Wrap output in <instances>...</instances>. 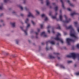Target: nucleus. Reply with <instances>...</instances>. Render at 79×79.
I'll return each instance as SVG.
<instances>
[{
	"label": "nucleus",
	"mask_w": 79,
	"mask_h": 79,
	"mask_svg": "<svg viewBox=\"0 0 79 79\" xmlns=\"http://www.w3.org/2000/svg\"><path fill=\"white\" fill-rule=\"evenodd\" d=\"M46 5L47 6H48L50 5V2L48 0H46Z\"/></svg>",
	"instance_id": "2eb2a0df"
},
{
	"label": "nucleus",
	"mask_w": 79,
	"mask_h": 79,
	"mask_svg": "<svg viewBox=\"0 0 79 79\" xmlns=\"http://www.w3.org/2000/svg\"><path fill=\"white\" fill-rule=\"evenodd\" d=\"M46 49L47 50H48V47H46Z\"/></svg>",
	"instance_id": "a19ab883"
},
{
	"label": "nucleus",
	"mask_w": 79,
	"mask_h": 79,
	"mask_svg": "<svg viewBox=\"0 0 79 79\" xmlns=\"http://www.w3.org/2000/svg\"><path fill=\"white\" fill-rule=\"evenodd\" d=\"M57 29H61V27H60V25H58V27Z\"/></svg>",
	"instance_id": "c756f323"
},
{
	"label": "nucleus",
	"mask_w": 79,
	"mask_h": 79,
	"mask_svg": "<svg viewBox=\"0 0 79 79\" xmlns=\"http://www.w3.org/2000/svg\"><path fill=\"white\" fill-rule=\"evenodd\" d=\"M60 2H62V7L64 9V4H63V0H60Z\"/></svg>",
	"instance_id": "f3484780"
},
{
	"label": "nucleus",
	"mask_w": 79,
	"mask_h": 79,
	"mask_svg": "<svg viewBox=\"0 0 79 79\" xmlns=\"http://www.w3.org/2000/svg\"><path fill=\"white\" fill-rule=\"evenodd\" d=\"M76 47L77 48H79V44H78L77 45Z\"/></svg>",
	"instance_id": "7c9ffc66"
},
{
	"label": "nucleus",
	"mask_w": 79,
	"mask_h": 79,
	"mask_svg": "<svg viewBox=\"0 0 79 79\" xmlns=\"http://www.w3.org/2000/svg\"><path fill=\"white\" fill-rule=\"evenodd\" d=\"M58 9V6H56L55 8H54V10L56 11Z\"/></svg>",
	"instance_id": "a211bd4d"
},
{
	"label": "nucleus",
	"mask_w": 79,
	"mask_h": 79,
	"mask_svg": "<svg viewBox=\"0 0 79 79\" xmlns=\"http://www.w3.org/2000/svg\"><path fill=\"white\" fill-rule=\"evenodd\" d=\"M15 11H13V12H12V13L13 14H15Z\"/></svg>",
	"instance_id": "c03bdc74"
},
{
	"label": "nucleus",
	"mask_w": 79,
	"mask_h": 79,
	"mask_svg": "<svg viewBox=\"0 0 79 79\" xmlns=\"http://www.w3.org/2000/svg\"><path fill=\"white\" fill-rule=\"evenodd\" d=\"M42 45H43V43H42Z\"/></svg>",
	"instance_id": "864d4df0"
},
{
	"label": "nucleus",
	"mask_w": 79,
	"mask_h": 79,
	"mask_svg": "<svg viewBox=\"0 0 79 79\" xmlns=\"http://www.w3.org/2000/svg\"><path fill=\"white\" fill-rule=\"evenodd\" d=\"M47 29L48 30V32L49 34H50V30L51 29V28H50V26H48L47 27Z\"/></svg>",
	"instance_id": "9b49d317"
},
{
	"label": "nucleus",
	"mask_w": 79,
	"mask_h": 79,
	"mask_svg": "<svg viewBox=\"0 0 79 79\" xmlns=\"http://www.w3.org/2000/svg\"><path fill=\"white\" fill-rule=\"evenodd\" d=\"M19 8L21 9V10H23V7L21 6H19Z\"/></svg>",
	"instance_id": "4be33fe9"
},
{
	"label": "nucleus",
	"mask_w": 79,
	"mask_h": 79,
	"mask_svg": "<svg viewBox=\"0 0 79 79\" xmlns=\"http://www.w3.org/2000/svg\"><path fill=\"white\" fill-rule=\"evenodd\" d=\"M1 22H3V21L1 20Z\"/></svg>",
	"instance_id": "3c124183"
},
{
	"label": "nucleus",
	"mask_w": 79,
	"mask_h": 79,
	"mask_svg": "<svg viewBox=\"0 0 79 79\" xmlns=\"http://www.w3.org/2000/svg\"><path fill=\"white\" fill-rule=\"evenodd\" d=\"M20 15L21 16H24V15L23 14H21Z\"/></svg>",
	"instance_id": "ea45409f"
},
{
	"label": "nucleus",
	"mask_w": 79,
	"mask_h": 79,
	"mask_svg": "<svg viewBox=\"0 0 79 79\" xmlns=\"http://www.w3.org/2000/svg\"><path fill=\"white\" fill-rule=\"evenodd\" d=\"M27 17H32V18H35L34 15H33V14H32L31 13V12H28V13L27 15Z\"/></svg>",
	"instance_id": "423d86ee"
},
{
	"label": "nucleus",
	"mask_w": 79,
	"mask_h": 79,
	"mask_svg": "<svg viewBox=\"0 0 79 79\" xmlns=\"http://www.w3.org/2000/svg\"><path fill=\"white\" fill-rule=\"evenodd\" d=\"M52 5H55V3H52Z\"/></svg>",
	"instance_id": "a18cd8bd"
},
{
	"label": "nucleus",
	"mask_w": 79,
	"mask_h": 79,
	"mask_svg": "<svg viewBox=\"0 0 79 79\" xmlns=\"http://www.w3.org/2000/svg\"><path fill=\"white\" fill-rule=\"evenodd\" d=\"M67 10L68 11H71V9L70 8H68L67 9Z\"/></svg>",
	"instance_id": "f704fd0d"
},
{
	"label": "nucleus",
	"mask_w": 79,
	"mask_h": 79,
	"mask_svg": "<svg viewBox=\"0 0 79 79\" xmlns=\"http://www.w3.org/2000/svg\"><path fill=\"white\" fill-rule=\"evenodd\" d=\"M64 17L65 18L64 21L63 20V16H62L61 14H60L59 16V18L60 21H62L63 23H68L71 21V19H68V18L66 15H64Z\"/></svg>",
	"instance_id": "f03ea898"
},
{
	"label": "nucleus",
	"mask_w": 79,
	"mask_h": 79,
	"mask_svg": "<svg viewBox=\"0 0 79 79\" xmlns=\"http://www.w3.org/2000/svg\"><path fill=\"white\" fill-rule=\"evenodd\" d=\"M65 27L67 29H70V35L71 37H72L71 39L67 38L66 39L68 45H69L70 42H74L76 39H78V37L76 36L74 30L72 27V26L70 25L69 27L65 26Z\"/></svg>",
	"instance_id": "f257e3e1"
},
{
	"label": "nucleus",
	"mask_w": 79,
	"mask_h": 79,
	"mask_svg": "<svg viewBox=\"0 0 79 79\" xmlns=\"http://www.w3.org/2000/svg\"><path fill=\"white\" fill-rule=\"evenodd\" d=\"M52 32L54 33H55V31H54L53 30V29H52Z\"/></svg>",
	"instance_id": "e433bc0d"
},
{
	"label": "nucleus",
	"mask_w": 79,
	"mask_h": 79,
	"mask_svg": "<svg viewBox=\"0 0 79 79\" xmlns=\"http://www.w3.org/2000/svg\"><path fill=\"white\" fill-rule=\"evenodd\" d=\"M49 16H52V12H49Z\"/></svg>",
	"instance_id": "4c0bfd02"
},
{
	"label": "nucleus",
	"mask_w": 79,
	"mask_h": 79,
	"mask_svg": "<svg viewBox=\"0 0 79 79\" xmlns=\"http://www.w3.org/2000/svg\"><path fill=\"white\" fill-rule=\"evenodd\" d=\"M76 74L77 76H78L79 75V73H76Z\"/></svg>",
	"instance_id": "c9c22d12"
},
{
	"label": "nucleus",
	"mask_w": 79,
	"mask_h": 79,
	"mask_svg": "<svg viewBox=\"0 0 79 79\" xmlns=\"http://www.w3.org/2000/svg\"><path fill=\"white\" fill-rule=\"evenodd\" d=\"M50 49H51V50H52V49H53V48H52V47H51Z\"/></svg>",
	"instance_id": "09e8293b"
},
{
	"label": "nucleus",
	"mask_w": 79,
	"mask_h": 79,
	"mask_svg": "<svg viewBox=\"0 0 79 79\" xmlns=\"http://www.w3.org/2000/svg\"><path fill=\"white\" fill-rule=\"evenodd\" d=\"M29 42H30V41H29Z\"/></svg>",
	"instance_id": "6e6d98bb"
},
{
	"label": "nucleus",
	"mask_w": 79,
	"mask_h": 79,
	"mask_svg": "<svg viewBox=\"0 0 79 79\" xmlns=\"http://www.w3.org/2000/svg\"><path fill=\"white\" fill-rule=\"evenodd\" d=\"M30 24H27V27H26L27 29H28V28L29 27H30Z\"/></svg>",
	"instance_id": "412c9836"
},
{
	"label": "nucleus",
	"mask_w": 79,
	"mask_h": 79,
	"mask_svg": "<svg viewBox=\"0 0 79 79\" xmlns=\"http://www.w3.org/2000/svg\"><path fill=\"white\" fill-rule=\"evenodd\" d=\"M5 3H6L8 1V0H4Z\"/></svg>",
	"instance_id": "72a5a7b5"
},
{
	"label": "nucleus",
	"mask_w": 79,
	"mask_h": 79,
	"mask_svg": "<svg viewBox=\"0 0 79 79\" xmlns=\"http://www.w3.org/2000/svg\"><path fill=\"white\" fill-rule=\"evenodd\" d=\"M1 25H0V27H1Z\"/></svg>",
	"instance_id": "603ef678"
},
{
	"label": "nucleus",
	"mask_w": 79,
	"mask_h": 79,
	"mask_svg": "<svg viewBox=\"0 0 79 79\" xmlns=\"http://www.w3.org/2000/svg\"><path fill=\"white\" fill-rule=\"evenodd\" d=\"M64 34L66 35V33L64 32Z\"/></svg>",
	"instance_id": "de8ad7c7"
},
{
	"label": "nucleus",
	"mask_w": 79,
	"mask_h": 79,
	"mask_svg": "<svg viewBox=\"0 0 79 79\" xmlns=\"http://www.w3.org/2000/svg\"><path fill=\"white\" fill-rule=\"evenodd\" d=\"M41 16L42 17H44V18H45V19H44V21H47L48 20V18H47V16H46L45 15V14H42L41 15Z\"/></svg>",
	"instance_id": "1a4fd4ad"
},
{
	"label": "nucleus",
	"mask_w": 79,
	"mask_h": 79,
	"mask_svg": "<svg viewBox=\"0 0 79 79\" xmlns=\"http://www.w3.org/2000/svg\"><path fill=\"white\" fill-rule=\"evenodd\" d=\"M67 57L68 58H73V59H75L77 58V59L79 60V54H76L74 53H72L70 55L67 56Z\"/></svg>",
	"instance_id": "7ed1b4c3"
},
{
	"label": "nucleus",
	"mask_w": 79,
	"mask_h": 79,
	"mask_svg": "<svg viewBox=\"0 0 79 79\" xmlns=\"http://www.w3.org/2000/svg\"><path fill=\"white\" fill-rule=\"evenodd\" d=\"M40 31V29L39 28H38L37 29V31L38 32H39Z\"/></svg>",
	"instance_id": "473e14b6"
},
{
	"label": "nucleus",
	"mask_w": 79,
	"mask_h": 79,
	"mask_svg": "<svg viewBox=\"0 0 79 79\" xmlns=\"http://www.w3.org/2000/svg\"><path fill=\"white\" fill-rule=\"evenodd\" d=\"M57 14H57V13H55V15H57Z\"/></svg>",
	"instance_id": "49530a36"
},
{
	"label": "nucleus",
	"mask_w": 79,
	"mask_h": 79,
	"mask_svg": "<svg viewBox=\"0 0 79 79\" xmlns=\"http://www.w3.org/2000/svg\"><path fill=\"white\" fill-rule=\"evenodd\" d=\"M61 35V34L59 33H57L56 35V37L54 38V39L56 40H60L62 44H63L64 42H63V40L61 39L59 37Z\"/></svg>",
	"instance_id": "20e7f679"
},
{
	"label": "nucleus",
	"mask_w": 79,
	"mask_h": 79,
	"mask_svg": "<svg viewBox=\"0 0 79 79\" xmlns=\"http://www.w3.org/2000/svg\"><path fill=\"white\" fill-rule=\"evenodd\" d=\"M41 36H43V37H46L47 36V35H45V32H42L41 34Z\"/></svg>",
	"instance_id": "9d476101"
},
{
	"label": "nucleus",
	"mask_w": 79,
	"mask_h": 79,
	"mask_svg": "<svg viewBox=\"0 0 79 79\" xmlns=\"http://www.w3.org/2000/svg\"><path fill=\"white\" fill-rule=\"evenodd\" d=\"M23 27L21 26L20 27V29H22V31H24V32L25 33V35H27V30H23Z\"/></svg>",
	"instance_id": "6e6552de"
},
{
	"label": "nucleus",
	"mask_w": 79,
	"mask_h": 79,
	"mask_svg": "<svg viewBox=\"0 0 79 79\" xmlns=\"http://www.w3.org/2000/svg\"><path fill=\"white\" fill-rule=\"evenodd\" d=\"M52 19H56V16H52Z\"/></svg>",
	"instance_id": "cd10ccee"
},
{
	"label": "nucleus",
	"mask_w": 79,
	"mask_h": 79,
	"mask_svg": "<svg viewBox=\"0 0 79 79\" xmlns=\"http://www.w3.org/2000/svg\"><path fill=\"white\" fill-rule=\"evenodd\" d=\"M60 13H61V10H60Z\"/></svg>",
	"instance_id": "8fccbe9b"
},
{
	"label": "nucleus",
	"mask_w": 79,
	"mask_h": 79,
	"mask_svg": "<svg viewBox=\"0 0 79 79\" xmlns=\"http://www.w3.org/2000/svg\"><path fill=\"white\" fill-rule=\"evenodd\" d=\"M24 9L25 10H27V7H25Z\"/></svg>",
	"instance_id": "58836bf2"
},
{
	"label": "nucleus",
	"mask_w": 79,
	"mask_h": 79,
	"mask_svg": "<svg viewBox=\"0 0 79 79\" xmlns=\"http://www.w3.org/2000/svg\"><path fill=\"white\" fill-rule=\"evenodd\" d=\"M3 9V6H0V10H2Z\"/></svg>",
	"instance_id": "c85d7f7f"
},
{
	"label": "nucleus",
	"mask_w": 79,
	"mask_h": 79,
	"mask_svg": "<svg viewBox=\"0 0 79 79\" xmlns=\"http://www.w3.org/2000/svg\"><path fill=\"white\" fill-rule=\"evenodd\" d=\"M72 61L71 60H69L67 61V63H72Z\"/></svg>",
	"instance_id": "a878e982"
},
{
	"label": "nucleus",
	"mask_w": 79,
	"mask_h": 79,
	"mask_svg": "<svg viewBox=\"0 0 79 79\" xmlns=\"http://www.w3.org/2000/svg\"><path fill=\"white\" fill-rule=\"evenodd\" d=\"M57 59L58 60H60V57H57Z\"/></svg>",
	"instance_id": "37998d69"
},
{
	"label": "nucleus",
	"mask_w": 79,
	"mask_h": 79,
	"mask_svg": "<svg viewBox=\"0 0 79 79\" xmlns=\"http://www.w3.org/2000/svg\"><path fill=\"white\" fill-rule=\"evenodd\" d=\"M31 22L33 25H35V23L33 21H31Z\"/></svg>",
	"instance_id": "bb28decb"
},
{
	"label": "nucleus",
	"mask_w": 79,
	"mask_h": 79,
	"mask_svg": "<svg viewBox=\"0 0 79 79\" xmlns=\"http://www.w3.org/2000/svg\"><path fill=\"white\" fill-rule=\"evenodd\" d=\"M35 11L36 12V14L37 15H39V14H40V13L38 10H35Z\"/></svg>",
	"instance_id": "b1692460"
},
{
	"label": "nucleus",
	"mask_w": 79,
	"mask_h": 79,
	"mask_svg": "<svg viewBox=\"0 0 79 79\" xmlns=\"http://www.w3.org/2000/svg\"><path fill=\"white\" fill-rule=\"evenodd\" d=\"M38 32H35V34L36 35H38Z\"/></svg>",
	"instance_id": "79ce46f5"
},
{
	"label": "nucleus",
	"mask_w": 79,
	"mask_h": 79,
	"mask_svg": "<svg viewBox=\"0 0 79 79\" xmlns=\"http://www.w3.org/2000/svg\"><path fill=\"white\" fill-rule=\"evenodd\" d=\"M40 27H41V29H42V28H43V24H41L40 25Z\"/></svg>",
	"instance_id": "2f4dec72"
},
{
	"label": "nucleus",
	"mask_w": 79,
	"mask_h": 79,
	"mask_svg": "<svg viewBox=\"0 0 79 79\" xmlns=\"http://www.w3.org/2000/svg\"><path fill=\"white\" fill-rule=\"evenodd\" d=\"M67 3H68L69 4V5L70 6H72V7H74L75 5H74L71 3V2H70V1H69V0H67Z\"/></svg>",
	"instance_id": "0eeeda50"
},
{
	"label": "nucleus",
	"mask_w": 79,
	"mask_h": 79,
	"mask_svg": "<svg viewBox=\"0 0 79 79\" xmlns=\"http://www.w3.org/2000/svg\"><path fill=\"white\" fill-rule=\"evenodd\" d=\"M28 22H29V19H27L25 20V23H27V24Z\"/></svg>",
	"instance_id": "aec40b11"
},
{
	"label": "nucleus",
	"mask_w": 79,
	"mask_h": 79,
	"mask_svg": "<svg viewBox=\"0 0 79 79\" xmlns=\"http://www.w3.org/2000/svg\"><path fill=\"white\" fill-rule=\"evenodd\" d=\"M54 54L56 56H57V55H60V54L59 53H57L56 52H54Z\"/></svg>",
	"instance_id": "393cba45"
},
{
	"label": "nucleus",
	"mask_w": 79,
	"mask_h": 79,
	"mask_svg": "<svg viewBox=\"0 0 79 79\" xmlns=\"http://www.w3.org/2000/svg\"><path fill=\"white\" fill-rule=\"evenodd\" d=\"M15 24H16V23H15V22H14L13 23H11L12 26V27H15Z\"/></svg>",
	"instance_id": "dca6fc26"
},
{
	"label": "nucleus",
	"mask_w": 79,
	"mask_h": 79,
	"mask_svg": "<svg viewBox=\"0 0 79 79\" xmlns=\"http://www.w3.org/2000/svg\"><path fill=\"white\" fill-rule=\"evenodd\" d=\"M74 23L75 27L77 28V32L79 33V27L78 26V25H77V22H74Z\"/></svg>",
	"instance_id": "39448f33"
},
{
	"label": "nucleus",
	"mask_w": 79,
	"mask_h": 79,
	"mask_svg": "<svg viewBox=\"0 0 79 79\" xmlns=\"http://www.w3.org/2000/svg\"><path fill=\"white\" fill-rule=\"evenodd\" d=\"M0 76H1V75L0 74Z\"/></svg>",
	"instance_id": "5fc2aeb1"
},
{
	"label": "nucleus",
	"mask_w": 79,
	"mask_h": 79,
	"mask_svg": "<svg viewBox=\"0 0 79 79\" xmlns=\"http://www.w3.org/2000/svg\"><path fill=\"white\" fill-rule=\"evenodd\" d=\"M79 15V14L76 12H74L73 13L70 14V15L71 16H74V15Z\"/></svg>",
	"instance_id": "f8f14e48"
},
{
	"label": "nucleus",
	"mask_w": 79,
	"mask_h": 79,
	"mask_svg": "<svg viewBox=\"0 0 79 79\" xmlns=\"http://www.w3.org/2000/svg\"><path fill=\"white\" fill-rule=\"evenodd\" d=\"M19 40H15V42L16 44L18 45L19 44Z\"/></svg>",
	"instance_id": "6ab92c4d"
},
{
	"label": "nucleus",
	"mask_w": 79,
	"mask_h": 79,
	"mask_svg": "<svg viewBox=\"0 0 79 79\" xmlns=\"http://www.w3.org/2000/svg\"><path fill=\"white\" fill-rule=\"evenodd\" d=\"M60 67L61 68H62V69H65V67H64L63 65H60Z\"/></svg>",
	"instance_id": "5701e85b"
},
{
	"label": "nucleus",
	"mask_w": 79,
	"mask_h": 79,
	"mask_svg": "<svg viewBox=\"0 0 79 79\" xmlns=\"http://www.w3.org/2000/svg\"><path fill=\"white\" fill-rule=\"evenodd\" d=\"M47 43L48 44H52V45H55V42L53 41H49L48 42H47Z\"/></svg>",
	"instance_id": "ddd939ff"
},
{
	"label": "nucleus",
	"mask_w": 79,
	"mask_h": 79,
	"mask_svg": "<svg viewBox=\"0 0 79 79\" xmlns=\"http://www.w3.org/2000/svg\"><path fill=\"white\" fill-rule=\"evenodd\" d=\"M49 58H51V59H53V58H55V57H54L52 55H49Z\"/></svg>",
	"instance_id": "4468645a"
}]
</instances>
